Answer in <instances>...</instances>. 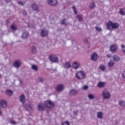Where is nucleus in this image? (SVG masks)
Instances as JSON below:
<instances>
[{
    "label": "nucleus",
    "mask_w": 125,
    "mask_h": 125,
    "mask_svg": "<svg viewBox=\"0 0 125 125\" xmlns=\"http://www.w3.org/2000/svg\"><path fill=\"white\" fill-rule=\"evenodd\" d=\"M73 9V11H74V12L75 14H77V10H76V8H75V6H73L72 7Z\"/></svg>",
    "instance_id": "obj_38"
},
{
    "label": "nucleus",
    "mask_w": 125,
    "mask_h": 125,
    "mask_svg": "<svg viewBox=\"0 0 125 125\" xmlns=\"http://www.w3.org/2000/svg\"><path fill=\"white\" fill-rule=\"evenodd\" d=\"M96 30H97V31L98 32H101L102 31L101 28L98 27H96Z\"/></svg>",
    "instance_id": "obj_34"
},
{
    "label": "nucleus",
    "mask_w": 125,
    "mask_h": 125,
    "mask_svg": "<svg viewBox=\"0 0 125 125\" xmlns=\"http://www.w3.org/2000/svg\"><path fill=\"white\" fill-rule=\"evenodd\" d=\"M100 69H101V70H102V71H104L106 69V67H105V66H104V65L101 64L100 66Z\"/></svg>",
    "instance_id": "obj_30"
},
{
    "label": "nucleus",
    "mask_w": 125,
    "mask_h": 125,
    "mask_svg": "<svg viewBox=\"0 0 125 125\" xmlns=\"http://www.w3.org/2000/svg\"><path fill=\"white\" fill-rule=\"evenodd\" d=\"M71 63L69 62H66L63 65L64 68H66V69H69V68H71Z\"/></svg>",
    "instance_id": "obj_18"
},
{
    "label": "nucleus",
    "mask_w": 125,
    "mask_h": 125,
    "mask_svg": "<svg viewBox=\"0 0 125 125\" xmlns=\"http://www.w3.org/2000/svg\"><path fill=\"white\" fill-rule=\"evenodd\" d=\"M69 93L70 95H75L77 93V91L75 89H72L69 92Z\"/></svg>",
    "instance_id": "obj_23"
},
{
    "label": "nucleus",
    "mask_w": 125,
    "mask_h": 125,
    "mask_svg": "<svg viewBox=\"0 0 125 125\" xmlns=\"http://www.w3.org/2000/svg\"><path fill=\"white\" fill-rule=\"evenodd\" d=\"M113 59L115 62H119L120 61V57L117 55H115L113 57Z\"/></svg>",
    "instance_id": "obj_20"
},
{
    "label": "nucleus",
    "mask_w": 125,
    "mask_h": 125,
    "mask_svg": "<svg viewBox=\"0 0 125 125\" xmlns=\"http://www.w3.org/2000/svg\"><path fill=\"white\" fill-rule=\"evenodd\" d=\"M18 3L20 4V5H24V3L22 1H19L18 2Z\"/></svg>",
    "instance_id": "obj_33"
},
{
    "label": "nucleus",
    "mask_w": 125,
    "mask_h": 125,
    "mask_svg": "<svg viewBox=\"0 0 125 125\" xmlns=\"http://www.w3.org/2000/svg\"><path fill=\"white\" fill-rule=\"evenodd\" d=\"M95 5L94 3H92V5H91L90 7L91 8H93V7H94Z\"/></svg>",
    "instance_id": "obj_40"
},
{
    "label": "nucleus",
    "mask_w": 125,
    "mask_h": 125,
    "mask_svg": "<svg viewBox=\"0 0 125 125\" xmlns=\"http://www.w3.org/2000/svg\"><path fill=\"white\" fill-rule=\"evenodd\" d=\"M39 81H40V82H42V78H40Z\"/></svg>",
    "instance_id": "obj_44"
},
{
    "label": "nucleus",
    "mask_w": 125,
    "mask_h": 125,
    "mask_svg": "<svg viewBox=\"0 0 125 125\" xmlns=\"http://www.w3.org/2000/svg\"><path fill=\"white\" fill-rule=\"evenodd\" d=\"M97 117L98 119H103V113L101 112H98L97 113Z\"/></svg>",
    "instance_id": "obj_15"
},
{
    "label": "nucleus",
    "mask_w": 125,
    "mask_h": 125,
    "mask_svg": "<svg viewBox=\"0 0 125 125\" xmlns=\"http://www.w3.org/2000/svg\"><path fill=\"white\" fill-rule=\"evenodd\" d=\"M6 93L7 95H8V96H11V95H12V94H13L12 91H11L10 90H7L6 91Z\"/></svg>",
    "instance_id": "obj_22"
},
{
    "label": "nucleus",
    "mask_w": 125,
    "mask_h": 125,
    "mask_svg": "<svg viewBox=\"0 0 125 125\" xmlns=\"http://www.w3.org/2000/svg\"><path fill=\"white\" fill-rule=\"evenodd\" d=\"M56 89L58 92H60V91H62L64 89V86L63 84H60L57 86Z\"/></svg>",
    "instance_id": "obj_7"
},
{
    "label": "nucleus",
    "mask_w": 125,
    "mask_h": 125,
    "mask_svg": "<svg viewBox=\"0 0 125 125\" xmlns=\"http://www.w3.org/2000/svg\"><path fill=\"white\" fill-rule=\"evenodd\" d=\"M47 34H48V31L45 29H42L41 31V36L42 37H46L47 36Z\"/></svg>",
    "instance_id": "obj_12"
},
{
    "label": "nucleus",
    "mask_w": 125,
    "mask_h": 125,
    "mask_svg": "<svg viewBox=\"0 0 125 125\" xmlns=\"http://www.w3.org/2000/svg\"><path fill=\"white\" fill-rule=\"evenodd\" d=\"M32 7L34 10H38V9H39L38 5L36 4H33L32 5Z\"/></svg>",
    "instance_id": "obj_24"
},
{
    "label": "nucleus",
    "mask_w": 125,
    "mask_h": 125,
    "mask_svg": "<svg viewBox=\"0 0 125 125\" xmlns=\"http://www.w3.org/2000/svg\"><path fill=\"white\" fill-rule=\"evenodd\" d=\"M20 101L22 104H24V103H25V101H26V99L24 95H21L20 96Z\"/></svg>",
    "instance_id": "obj_14"
},
{
    "label": "nucleus",
    "mask_w": 125,
    "mask_h": 125,
    "mask_svg": "<svg viewBox=\"0 0 125 125\" xmlns=\"http://www.w3.org/2000/svg\"><path fill=\"white\" fill-rule=\"evenodd\" d=\"M21 65V61L18 60L14 62V66L16 67V68H19V66Z\"/></svg>",
    "instance_id": "obj_13"
},
{
    "label": "nucleus",
    "mask_w": 125,
    "mask_h": 125,
    "mask_svg": "<svg viewBox=\"0 0 125 125\" xmlns=\"http://www.w3.org/2000/svg\"><path fill=\"white\" fill-rule=\"evenodd\" d=\"M29 37V33L27 32H25L22 34V39H27Z\"/></svg>",
    "instance_id": "obj_19"
},
{
    "label": "nucleus",
    "mask_w": 125,
    "mask_h": 125,
    "mask_svg": "<svg viewBox=\"0 0 125 125\" xmlns=\"http://www.w3.org/2000/svg\"><path fill=\"white\" fill-rule=\"evenodd\" d=\"M24 15H26V14H27V13L24 12V14H23Z\"/></svg>",
    "instance_id": "obj_46"
},
{
    "label": "nucleus",
    "mask_w": 125,
    "mask_h": 125,
    "mask_svg": "<svg viewBox=\"0 0 125 125\" xmlns=\"http://www.w3.org/2000/svg\"><path fill=\"white\" fill-rule=\"evenodd\" d=\"M87 88H88V87L86 85L83 86V89L84 90H85V89H87Z\"/></svg>",
    "instance_id": "obj_39"
},
{
    "label": "nucleus",
    "mask_w": 125,
    "mask_h": 125,
    "mask_svg": "<svg viewBox=\"0 0 125 125\" xmlns=\"http://www.w3.org/2000/svg\"><path fill=\"white\" fill-rule=\"evenodd\" d=\"M110 49L111 52L115 53L117 51V49H118V46L117 45H112L110 46Z\"/></svg>",
    "instance_id": "obj_9"
},
{
    "label": "nucleus",
    "mask_w": 125,
    "mask_h": 125,
    "mask_svg": "<svg viewBox=\"0 0 125 125\" xmlns=\"http://www.w3.org/2000/svg\"><path fill=\"white\" fill-rule=\"evenodd\" d=\"M38 109L39 111H43L44 110V106H43V104H40L38 105Z\"/></svg>",
    "instance_id": "obj_17"
},
{
    "label": "nucleus",
    "mask_w": 125,
    "mask_h": 125,
    "mask_svg": "<svg viewBox=\"0 0 125 125\" xmlns=\"http://www.w3.org/2000/svg\"><path fill=\"white\" fill-rule=\"evenodd\" d=\"M62 125H70V124L69 123V122H68V121H66L63 123V124Z\"/></svg>",
    "instance_id": "obj_37"
},
{
    "label": "nucleus",
    "mask_w": 125,
    "mask_h": 125,
    "mask_svg": "<svg viewBox=\"0 0 125 125\" xmlns=\"http://www.w3.org/2000/svg\"><path fill=\"white\" fill-rule=\"evenodd\" d=\"M97 58H98V56L96 53H93L91 56V59L93 60V61H96Z\"/></svg>",
    "instance_id": "obj_10"
},
{
    "label": "nucleus",
    "mask_w": 125,
    "mask_h": 125,
    "mask_svg": "<svg viewBox=\"0 0 125 125\" xmlns=\"http://www.w3.org/2000/svg\"><path fill=\"white\" fill-rule=\"evenodd\" d=\"M120 13L121 15H125V9H121L120 10Z\"/></svg>",
    "instance_id": "obj_29"
},
{
    "label": "nucleus",
    "mask_w": 125,
    "mask_h": 125,
    "mask_svg": "<svg viewBox=\"0 0 125 125\" xmlns=\"http://www.w3.org/2000/svg\"><path fill=\"white\" fill-rule=\"evenodd\" d=\"M102 95H103L104 99H110L111 98V94L106 90H103Z\"/></svg>",
    "instance_id": "obj_2"
},
{
    "label": "nucleus",
    "mask_w": 125,
    "mask_h": 125,
    "mask_svg": "<svg viewBox=\"0 0 125 125\" xmlns=\"http://www.w3.org/2000/svg\"><path fill=\"white\" fill-rule=\"evenodd\" d=\"M50 60L53 63H57L58 62V57L55 55H52L49 57Z\"/></svg>",
    "instance_id": "obj_6"
},
{
    "label": "nucleus",
    "mask_w": 125,
    "mask_h": 125,
    "mask_svg": "<svg viewBox=\"0 0 125 125\" xmlns=\"http://www.w3.org/2000/svg\"><path fill=\"white\" fill-rule=\"evenodd\" d=\"M107 57H108V58H110L111 57V55L108 54V55H107Z\"/></svg>",
    "instance_id": "obj_42"
},
{
    "label": "nucleus",
    "mask_w": 125,
    "mask_h": 125,
    "mask_svg": "<svg viewBox=\"0 0 125 125\" xmlns=\"http://www.w3.org/2000/svg\"><path fill=\"white\" fill-rule=\"evenodd\" d=\"M98 87H103L105 85V83L104 82H99L98 83Z\"/></svg>",
    "instance_id": "obj_21"
},
{
    "label": "nucleus",
    "mask_w": 125,
    "mask_h": 125,
    "mask_svg": "<svg viewBox=\"0 0 125 125\" xmlns=\"http://www.w3.org/2000/svg\"><path fill=\"white\" fill-rule=\"evenodd\" d=\"M23 107L24 109H26V110L28 111L29 109H31V105H27V104H23Z\"/></svg>",
    "instance_id": "obj_28"
},
{
    "label": "nucleus",
    "mask_w": 125,
    "mask_h": 125,
    "mask_svg": "<svg viewBox=\"0 0 125 125\" xmlns=\"http://www.w3.org/2000/svg\"><path fill=\"white\" fill-rule=\"evenodd\" d=\"M36 47H33V48L32 49V51L33 52H35V51H36Z\"/></svg>",
    "instance_id": "obj_41"
},
{
    "label": "nucleus",
    "mask_w": 125,
    "mask_h": 125,
    "mask_svg": "<svg viewBox=\"0 0 125 125\" xmlns=\"http://www.w3.org/2000/svg\"><path fill=\"white\" fill-rule=\"evenodd\" d=\"M88 98H89V99L92 100L94 99V98H95V97L92 94H89L88 95Z\"/></svg>",
    "instance_id": "obj_25"
},
{
    "label": "nucleus",
    "mask_w": 125,
    "mask_h": 125,
    "mask_svg": "<svg viewBox=\"0 0 125 125\" xmlns=\"http://www.w3.org/2000/svg\"><path fill=\"white\" fill-rule=\"evenodd\" d=\"M5 1H6L7 2V0H5Z\"/></svg>",
    "instance_id": "obj_47"
},
{
    "label": "nucleus",
    "mask_w": 125,
    "mask_h": 125,
    "mask_svg": "<svg viewBox=\"0 0 125 125\" xmlns=\"http://www.w3.org/2000/svg\"><path fill=\"white\" fill-rule=\"evenodd\" d=\"M10 123L12 125H16V124H17V123L14 121H11Z\"/></svg>",
    "instance_id": "obj_35"
},
{
    "label": "nucleus",
    "mask_w": 125,
    "mask_h": 125,
    "mask_svg": "<svg viewBox=\"0 0 125 125\" xmlns=\"http://www.w3.org/2000/svg\"><path fill=\"white\" fill-rule=\"evenodd\" d=\"M0 115H1V111H0Z\"/></svg>",
    "instance_id": "obj_45"
},
{
    "label": "nucleus",
    "mask_w": 125,
    "mask_h": 125,
    "mask_svg": "<svg viewBox=\"0 0 125 125\" xmlns=\"http://www.w3.org/2000/svg\"><path fill=\"white\" fill-rule=\"evenodd\" d=\"M119 104L120 105V106H125V102L122 100H121L119 102Z\"/></svg>",
    "instance_id": "obj_27"
},
{
    "label": "nucleus",
    "mask_w": 125,
    "mask_h": 125,
    "mask_svg": "<svg viewBox=\"0 0 125 125\" xmlns=\"http://www.w3.org/2000/svg\"><path fill=\"white\" fill-rule=\"evenodd\" d=\"M11 29H12V30H16V26H15L14 24H13L11 26Z\"/></svg>",
    "instance_id": "obj_32"
},
{
    "label": "nucleus",
    "mask_w": 125,
    "mask_h": 125,
    "mask_svg": "<svg viewBox=\"0 0 125 125\" xmlns=\"http://www.w3.org/2000/svg\"><path fill=\"white\" fill-rule=\"evenodd\" d=\"M76 77L78 80H83L85 78V74L83 71H79L76 74Z\"/></svg>",
    "instance_id": "obj_3"
},
{
    "label": "nucleus",
    "mask_w": 125,
    "mask_h": 125,
    "mask_svg": "<svg viewBox=\"0 0 125 125\" xmlns=\"http://www.w3.org/2000/svg\"><path fill=\"white\" fill-rule=\"evenodd\" d=\"M108 67L109 68H112V67H113V66H114V65H115V62H114V61H113L112 60H110L108 63Z\"/></svg>",
    "instance_id": "obj_16"
},
{
    "label": "nucleus",
    "mask_w": 125,
    "mask_h": 125,
    "mask_svg": "<svg viewBox=\"0 0 125 125\" xmlns=\"http://www.w3.org/2000/svg\"><path fill=\"white\" fill-rule=\"evenodd\" d=\"M47 2L50 5H57V0H47Z\"/></svg>",
    "instance_id": "obj_8"
},
{
    "label": "nucleus",
    "mask_w": 125,
    "mask_h": 125,
    "mask_svg": "<svg viewBox=\"0 0 125 125\" xmlns=\"http://www.w3.org/2000/svg\"><path fill=\"white\" fill-rule=\"evenodd\" d=\"M72 66L74 69H78V68H80L81 64H80V63H79L78 62H74L73 63Z\"/></svg>",
    "instance_id": "obj_11"
},
{
    "label": "nucleus",
    "mask_w": 125,
    "mask_h": 125,
    "mask_svg": "<svg viewBox=\"0 0 125 125\" xmlns=\"http://www.w3.org/2000/svg\"><path fill=\"white\" fill-rule=\"evenodd\" d=\"M44 105L47 107V108L51 109V108H53V107H54V103L52 102L51 101L48 100L44 102Z\"/></svg>",
    "instance_id": "obj_4"
},
{
    "label": "nucleus",
    "mask_w": 125,
    "mask_h": 125,
    "mask_svg": "<svg viewBox=\"0 0 125 125\" xmlns=\"http://www.w3.org/2000/svg\"><path fill=\"white\" fill-rule=\"evenodd\" d=\"M77 18L79 21H82L83 20V17L81 15L77 16Z\"/></svg>",
    "instance_id": "obj_31"
},
{
    "label": "nucleus",
    "mask_w": 125,
    "mask_h": 125,
    "mask_svg": "<svg viewBox=\"0 0 125 125\" xmlns=\"http://www.w3.org/2000/svg\"><path fill=\"white\" fill-rule=\"evenodd\" d=\"M32 69L35 71H37L38 70V66L35 64L32 65Z\"/></svg>",
    "instance_id": "obj_26"
},
{
    "label": "nucleus",
    "mask_w": 125,
    "mask_h": 125,
    "mask_svg": "<svg viewBox=\"0 0 125 125\" xmlns=\"http://www.w3.org/2000/svg\"><path fill=\"white\" fill-rule=\"evenodd\" d=\"M121 47H122V48H125V45L122 44Z\"/></svg>",
    "instance_id": "obj_43"
},
{
    "label": "nucleus",
    "mask_w": 125,
    "mask_h": 125,
    "mask_svg": "<svg viewBox=\"0 0 125 125\" xmlns=\"http://www.w3.org/2000/svg\"><path fill=\"white\" fill-rule=\"evenodd\" d=\"M0 106L2 109H6L7 108V102L5 100H1L0 101Z\"/></svg>",
    "instance_id": "obj_5"
},
{
    "label": "nucleus",
    "mask_w": 125,
    "mask_h": 125,
    "mask_svg": "<svg viewBox=\"0 0 125 125\" xmlns=\"http://www.w3.org/2000/svg\"><path fill=\"white\" fill-rule=\"evenodd\" d=\"M61 23L63 24V25H66V21L65 20L62 21Z\"/></svg>",
    "instance_id": "obj_36"
},
{
    "label": "nucleus",
    "mask_w": 125,
    "mask_h": 125,
    "mask_svg": "<svg viewBox=\"0 0 125 125\" xmlns=\"http://www.w3.org/2000/svg\"><path fill=\"white\" fill-rule=\"evenodd\" d=\"M0 77H1V75L0 74Z\"/></svg>",
    "instance_id": "obj_48"
},
{
    "label": "nucleus",
    "mask_w": 125,
    "mask_h": 125,
    "mask_svg": "<svg viewBox=\"0 0 125 125\" xmlns=\"http://www.w3.org/2000/svg\"><path fill=\"white\" fill-rule=\"evenodd\" d=\"M106 27L108 30L113 31L114 29H118L119 28V24L118 23H114L111 21H109L106 23Z\"/></svg>",
    "instance_id": "obj_1"
}]
</instances>
